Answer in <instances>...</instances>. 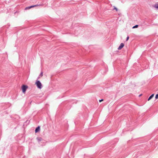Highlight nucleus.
I'll list each match as a JSON object with an SVG mask.
<instances>
[{
    "mask_svg": "<svg viewBox=\"0 0 158 158\" xmlns=\"http://www.w3.org/2000/svg\"><path fill=\"white\" fill-rule=\"evenodd\" d=\"M37 87L39 89H41L42 87V84L39 81L37 80L35 83Z\"/></svg>",
    "mask_w": 158,
    "mask_h": 158,
    "instance_id": "nucleus-1",
    "label": "nucleus"
},
{
    "mask_svg": "<svg viewBox=\"0 0 158 158\" xmlns=\"http://www.w3.org/2000/svg\"><path fill=\"white\" fill-rule=\"evenodd\" d=\"M28 88V86L27 85H23L22 86V88L23 93H25L27 89Z\"/></svg>",
    "mask_w": 158,
    "mask_h": 158,
    "instance_id": "nucleus-2",
    "label": "nucleus"
},
{
    "mask_svg": "<svg viewBox=\"0 0 158 158\" xmlns=\"http://www.w3.org/2000/svg\"><path fill=\"white\" fill-rule=\"evenodd\" d=\"M38 6L39 5H33V6H30L29 7H27L25 8V10H27V9H31V8H32V7H34Z\"/></svg>",
    "mask_w": 158,
    "mask_h": 158,
    "instance_id": "nucleus-3",
    "label": "nucleus"
},
{
    "mask_svg": "<svg viewBox=\"0 0 158 158\" xmlns=\"http://www.w3.org/2000/svg\"><path fill=\"white\" fill-rule=\"evenodd\" d=\"M124 46V45L123 44V43H121L120 44V46L118 48V49L120 50V49H121Z\"/></svg>",
    "mask_w": 158,
    "mask_h": 158,
    "instance_id": "nucleus-4",
    "label": "nucleus"
},
{
    "mask_svg": "<svg viewBox=\"0 0 158 158\" xmlns=\"http://www.w3.org/2000/svg\"><path fill=\"white\" fill-rule=\"evenodd\" d=\"M40 126H38V127H37L35 129V133H37V132H38L39 131H40Z\"/></svg>",
    "mask_w": 158,
    "mask_h": 158,
    "instance_id": "nucleus-5",
    "label": "nucleus"
},
{
    "mask_svg": "<svg viewBox=\"0 0 158 158\" xmlns=\"http://www.w3.org/2000/svg\"><path fill=\"white\" fill-rule=\"evenodd\" d=\"M36 139L38 142H40L42 140V139L40 137L37 138Z\"/></svg>",
    "mask_w": 158,
    "mask_h": 158,
    "instance_id": "nucleus-6",
    "label": "nucleus"
},
{
    "mask_svg": "<svg viewBox=\"0 0 158 158\" xmlns=\"http://www.w3.org/2000/svg\"><path fill=\"white\" fill-rule=\"evenodd\" d=\"M154 96V94H152L149 97V98L148 99V100L149 101Z\"/></svg>",
    "mask_w": 158,
    "mask_h": 158,
    "instance_id": "nucleus-7",
    "label": "nucleus"
},
{
    "mask_svg": "<svg viewBox=\"0 0 158 158\" xmlns=\"http://www.w3.org/2000/svg\"><path fill=\"white\" fill-rule=\"evenodd\" d=\"M114 9L113 10H115L116 11H118V9L115 6H113Z\"/></svg>",
    "mask_w": 158,
    "mask_h": 158,
    "instance_id": "nucleus-8",
    "label": "nucleus"
},
{
    "mask_svg": "<svg viewBox=\"0 0 158 158\" xmlns=\"http://www.w3.org/2000/svg\"><path fill=\"white\" fill-rule=\"evenodd\" d=\"M154 7L155 8L158 9V4H155L154 5Z\"/></svg>",
    "mask_w": 158,
    "mask_h": 158,
    "instance_id": "nucleus-9",
    "label": "nucleus"
},
{
    "mask_svg": "<svg viewBox=\"0 0 158 158\" xmlns=\"http://www.w3.org/2000/svg\"><path fill=\"white\" fill-rule=\"evenodd\" d=\"M43 76V72H42L41 73L39 77H41Z\"/></svg>",
    "mask_w": 158,
    "mask_h": 158,
    "instance_id": "nucleus-10",
    "label": "nucleus"
},
{
    "mask_svg": "<svg viewBox=\"0 0 158 158\" xmlns=\"http://www.w3.org/2000/svg\"><path fill=\"white\" fill-rule=\"evenodd\" d=\"M138 27V25H135V26L133 27H132V28H137Z\"/></svg>",
    "mask_w": 158,
    "mask_h": 158,
    "instance_id": "nucleus-11",
    "label": "nucleus"
},
{
    "mask_svg": "<svg viewBox=\"0 0 158 158\" xmlns=\"http://www.w3.org/2000/svg\"><path fill=\"white\" fill-rule=\"evenodd\" d=\"M155 98L156 99H157L158 98V94H156V96H155Z\"/></svg>",
    "mask_w": 158,
    "mask_h": 158,
    "instance_id": "nucleus-12",
    "label": "nucleus"
},
{
    "mask_svg": "<svg viewBox=\"0 0 158 158\" xmlns=\"http://www.w3.org/2000/svg\"><path fill=\"white\" fill-rule=\"evenodd\" d=\"M103 101V99H101V100H99V101L100 102H101L102 101Z\"/></svg>",
    "mask_w": 158,
    "mask_h": 158,
    "instance_id": "nucleus-13",
    "label": "nucleus"
},
{
    "mask_svg": "<svg viewBox=\"0 0 158 158\" xmlns=\"http://www.w3.org/2000/svg\"><path fill=\"white\" fill-rule=\"evenodd\" d=\"M128 40V36H127V40H126V41H127Z\"/></svg>",
    "mask_w": 158,
    "mask_h": 158,
    "instance_id": "nucleus-14",
    "label": "nucleus"
},
{
    "mask_svg": "<svg viewBox=\"0 0 158 158\" xmlns=\"http://www.w3.org/2000/svg\"><path fill=\"white\" fill-rule=\"evenodd\" d=\"M142 95V94H140V95H139V97H140L141 96V95Z\"/></svg>",
    "mask_w": 158,
    "mask_h": 158,
    "instance_id": "nucleus-15",
    "label": "nucleus"
}]
</instances>
